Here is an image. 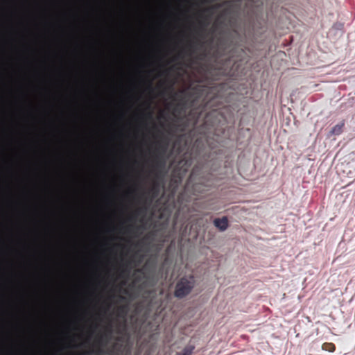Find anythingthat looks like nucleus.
Instances as JSON below:
<instances>
[{"label":"nucleus","mask_w":355,"mask_h":355,"mask_svg":"<svg viewBox=\"0 0 355 355\" xmlns=\"http://www.w3.org/2000/svg\"><path fill=\"white\" fill-rule=\"evenodd\" d=\"M194 286L193 276L182 277L175 285L174 295L178 298H183L191 293Z\"/></svg>","instance_id":"obj_1"},{"label":"nucleus","mask_w":355,"mask_h":355,"mask_svg":"<svg viewBox=\"0 0 355 355\" xmlns=\"http://www.w3.org/2000/svg\"><path fill=\"white\" fill-rule=\"evenodd\" d=\"M194 176L195 171L193 169L186 184V187L189 188L192 184V192L194 195L197 196L198 194L202 193L203 192L208 191L209 189L212 187V182L205 178H202L199 180L198 182L193 184V182L195 180Z\"/></svg>","instance_id":"obj_2"},{"label":"nucleus","mask_w":355,"mask_h":355,"mask_svg":"<svg viewBox=\"0 0 355 355\" xmlns=\"http://www.w3.org/2000/svg\"><path fill=\"white\" fill-rule=\"evenodd\" d=\"M166 146L162 145V141H157L156 143L155 151L156 154L154 157V167L159 168L162 166L160 160V154H164L166 152Z\"/></svg>","instance_id":"obj_3"},{"label":"nucleus","mask_w":355,"mask_h":355,"mask_svg":"<svg viewBox=\"0 0 355 355\" xmlns=\"http://www.w3.org/2000/svg\"><path fill=\"white\" fill-rule=\"evenodd\" d=\"M214 224L220 231H225L228 227V220L225 216L221 218H216L214 220Z\"/></svg>","instance_id":"obj_4"},{"label":"nucleus","mask_w":355,"mask_h":355,"mask_svg":"<svg viewBox=\"0 0 355 355\" xmlns=\"http://www.w3.org/2000/svg\"><path fill=\"white\" fill-rule=\"evenodd\" d=\"M194 347L192 345L186 346L180 352H177L175 355H192Z\"/></svg>","instance_id":"obj_5"},{"label":"nucleus","mask_w":355,"mask_h":355,"mask_svg":"<svg viewBox=\"0 0 355 355\" xmlns=\"http://www.w3.org/2000/svg\"><path fill=\"white\" fill-rule=\"evenodd\" d=\"M344 126V123H341L340 124H337L331 130V133L332 135H340L343 131V128Z\"/></svg>","instance_id":"obj_6"},{"label":"nucleus","mask_w":355,"mask_h":355,"mask_svg":"<svg viewBox=\"0 0 355 355\" xmlns=\"http://www.w3.org/2000/svg\"><path fill=\"white\" fill-rule=\"evenodd\" d=\"M322 349L329 352H334L336 350V346L332 343H324L322 346Z\"/></svg>","instance_id":"obj_7"},{"label":"nucleus","mask_w":355,"mask_h":355,"mask_svg":"<svg viewBox=\"0 0 355 355\" xmlns=\"http://www.w3.org/2000/svg\"><path fill=\"white\" fill-rule=\"evenodd\" d=\"M127 309L125 306H121L117 309L118 315H125L126 314Z\"/></svg>","instance_id":"obj_8"},{"label":"nucleus","mask_w":355,"mask_h":355,"mask_svg":"<svg viewBox=\"0 0 355 355\" xmlns=\"http://www.w3.org/2000/svg\"><path fill=\"white\" fill-rule=\"evenodd\" d=\"M143 212V209H138L135 211V213L129 218L130 220H132L135 219V217L139 216L140 214Z\"/></svg>","instance_id":"obj_9"},{"label":"nucleus","mask_w":355,"mask_h":355,"mask_svg":"<svg viewBox=\"0 0 355 355\" xmlns=\"http://www.w3.org/2000/svg\"><path fill=\"white\" fill-rule=\"evenodd\" d=\"M139 227H135L132 225H128L126 228H125V231L126 232H128V233H132L134 232V230H139Z\"/></svg>","instance_id":"obj_10"},{"label":"nucleus","mask_w":355,"mask_h":355,"mask_svg":"<svg viewBox=\"0 0 355 355\" xmlns=\"http://www.w3.org/2000/svg\"><path fill=\"white\" fill-rule=\"evenodd\" d=\"M147 89L148 90L149 92H153L154 89L153 87L151 82H149V83L148 85V87H147Z\"/></svg>","instance_id":"obj_11"},{"label":"nucleus","mask_w":355,"mask_h":355,"mask_svg":"<svg viewBox=\"0 0 355 355\" xmlns=\"http://www.w3.org/2000/svg\"><path fill=\"white\" fill-rule=\"evenodd\" d=\"M148 119H152V114L150 112H148V114L144 115Z\"/></svg>","instance_id":"obj_12"},{"label":"nucleus","mask_w":355,"mask_h":355,"mask_svg":"<svg viewBox=\"0 0 355 355\" xmlns=\"http://www.w3.org/2000/svg\"><path fill=\"white\" fill-rule=\"evenodd\" d=\"M188 46H189V48H191V46H192V45H191V43H189V44H188Z\"/></svg>","instance_id":"obj_13"}]
</instances>
